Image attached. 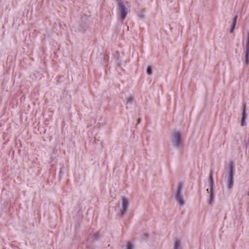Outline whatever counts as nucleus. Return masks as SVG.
Returning a JSON list of instances; mask_svg holds the SVG:
<instances>
[{"label": "nucleus", "instance_id": "f03ea898", "mask_svg": "<svg viewBox=\"0 0 249 249\" xmlns=\"http://www.w3.org/2000/svg\"><path fill=\"white\" fill-rule=\"evenodd\" d=\"M227 170L228 171L227 187L230 190L232 188L234 182V165L232 162L229 163Z\"/></svg>", "mask_w": 249, "mask_h": 249}, {"label": "nucleus", "instance_id": "ddd939ff", "mask_svg": "<svg viewBox=\"0 0 249 249\" xmlns=\"http://www.w3.org/2000/svg\"><path fill=\"white\" fill-rule=\"evenodd\" d=\"M148 75H151L152 73V69L150 66H148L147 68L146 71Z\"/></svg>", "mask_w": 249, "mask_h": 249}, {"label": "nucleus", "instance_id": "dca6fc26", "mask_svg": "<svg viewBox=\"0 0 249 249\" xmlns=\"http://www.w3.org/2000/svg\"><path fill=\"white\" fill-rule=\"evenodd\" d=\"M138 16L141 19H142L144 18V15L142 13H139Z\"/></svg>", "mask_w": 249, "mask_h": 249}, {"label": "nucleus", "instance_id": "9d476101", "mask_svg": "<svg viewBox=\"0 0 249 249\" xmlns=\"http://www.w3.org/2000/svg\"><path fill=\"white\" fill-rule=\"evenodd\" d=\"M126 107L128 108L129 106L132 104L133 98L131 96L128 97L126 99Z\"/></svg>", "mask_w": 249, "mask_h": 249}, {"label": "nucleus", "instance_id": "6ab92c4d", "mask_svg": "<svg viewBox=\"0 0 249 249\" xmlns=\"http://www.w3.org/2000/svg\"><path fill=\"white\" fill-rule=\"evenodd\" d=\"M248 195L249 196V193H248Z\"/></svg>", "mask_w": 249, "mask_h": 249}, {"label": "nucleus", "instance_id": "f8f14e48", "mask_svg": "<svg viewBox=\"0 0 249 249\" xmlns=\"http://www.w3.org/2000/svg\"><path fill=\"white\" fill-rule=\"evenodd\" d=\"M246 49H249V33L247 34L246 39Z\"/></svg>", "mask_w": 249, "mask_h": 249}, {"label": "nucleus", "instance_id": "6e6552de", "mask_svg": "<svg viewBox=\"0 0 249 249\" xmlns=\"http://www.w3.org/2000/svg\"><path fill=\"white\" fill-rule=\"evenodd\" d=\"M237 19V16L236 15L232 19V23L231 25V29H230V32L233 33L235 28V27L236 26V22Z\"/></svg>", "mask_w": 249, "mask_h": 249}, {"label": "nucleus", "instance_id": "20e7f679", "mask_svg": "<svg viewBox=\"0 0 249 249\" xmlns=\"http://www.w3.org/2000/svg\"><path fill=\"white\" fill-rule=\"evenodd\" d=\"M183 189V184L182 183L179 182L178 184V188L177 190L176 194L175 196L176 199L178 202V204L180 206H183L185 205V200L183 198V196L182 193Z\"/></svg>", "mask_w": 249, "mask_h": 249}, {"label": "nucleus", "instance_id": "9b49d317", "mask_svg": "<svg viewBox=\"0 0 249 249\" xmlns=\"http://www.w3.org/2000/svg\"><path fill=\"white\" fill-rule=\"evenodd\" d=\"M246 118H247V114L246 113V107H245V105H244V107L243 108L242 118L246 119Z\"/></svg>", "mask_w": 249, "mask_h": 249}, {"label": "nucleus", "instance_id": "2eb2a0df", "mask_svg": "<svg viewBox=\"0 0 249 249\" xmlns=\"http://www.w3.org/2000/svg\"><path fill=\"white\" fill-rule=\"evenodd\" d=\"M241 125L242 126L246 125V119L241 118Z\"/></svg>", "mask_w": 249, "mask_h": 249}, {"label": "nucleus", "instance_id": "0eeeda50", "mask_svg": "<svg viewBox=\"0 0 249 249\" xmlns=\"http://www.w3.org/2000/svg\"><path fill=\"white\" fill-rule=\"evenodd\" d=\"M173 249H182L181 241L178 239H176L174 244Z\"/></svg>", "mask_w": 249, "mask_h": 249}, {"label": "nucleus", "instance_id": "f3484780", "mask_svg": "<svg viewBox=\"0 0 249 249\" xmlns=\"http://www.w3.org/2000/svg\"><path fill=\"white\" fill-rule=\"evenodd\" d=\"M140 121H141V119L139 118L138 120V124H139L140 123Z\"/></svg>", "mask_w": 249, "mask_h": 249}, {"label": "nucleus", "instance_id": "423d86ee", "mask_svg": "<svg viewBox=\"0 0 249 249\" xmlns=\"http://www.w3.org/2000/svg\"><path fill=\"white\" fill-rule=\"evenodd\" d=\"M122 208L120 209V212L121 216H123V215L127 212L129 205V200L126 197L124 196L122 197Z\"/></svg>", "mask_w": 249, "mask_h": 249}, {"label": "nucleus", "instance_id": "a211bd4d", "mask_svg": "<svg viewBox=\"0 0 249 249\" xmlns=\"http://www.w3.org/2000/svg\"><path fill=\"white\" fill-rule=\"evenodd\" d=\"M119 1H123V0H116L117 4H118V2H119Z\"/></svg>", "mask_w": 249, "mask_h": 249}, {"label": "nucleus", "instance_id": "4468645a", "mask_svg": "<svg viewBox=\"0 0 249 249\" xmlns=\"http://www.w3.org/2000/svg\"><path fill=\"white\" fill-rule=\"evenodd\" d=\"M134 246L130 242H128L126 249H133Z\"/></svg>", "mask_w": 249, "mask_h": 249}, {"label": "nucleus", "instance_id": "39448f33", "mask_svg": "<svg viewBox=\"0 0 249 249\" xmlns=\"http://www.w3.org/2000/svg\"><path fill=\"white\" fill-rule=\"evenodd\" d=\"M172 142L174 146L178 148L182 145L181 133L178 131H175L173 135Z\"/></svg>", "mask_w": 249, "mask_h": 249}, {"label": "nucleus", "instance_id": "1a4fd4ad", "mask_svg": "<svg viewBox=\"0 0 249 249\" xmlns=\"http://www.w3.org/2000/svg\"><path fill=\"white\" fill-rule=\"evenodd\" d=\"M245 62L246 65H248L249 64V49H245Z\"/></svg>", "mask_w": 249, "mask_h": 249}, {"label": "nucleus", "instance_id": "7ed1b4c3", "mask_svg": "<svg viewBox=\"0 0 249 249\" xmlns=\"http://www.w3.org/2000/svg\"><path fill=\"white\" fill-rule=\"evenodd\" d=\"M209 187L210 189L208 188L207 189L206 191L208 194H209V204L212 205L213 204L214 202V193L213 191V185H214V182L213 177V173L212 172L210 173V175L209 176Z\"/></svg>", "mask_w": 249, "mask_h": 249}, {"label": "nucleus", "instance_id": "f257e3e1", "mask_svg": "<svg viewBox=\"0 0 249 249\" xmlns=\"http://www.w3.org/2000/svg\"><path fill=\"white\" fill-rule=\"evenodd\" d=\"M129 7V5L127 1H119L117 4V12L119 16V19L121 22H123L126 17Z\"/></svg>", "mask_w": 249, "mask_h": 249}]
</instances>
